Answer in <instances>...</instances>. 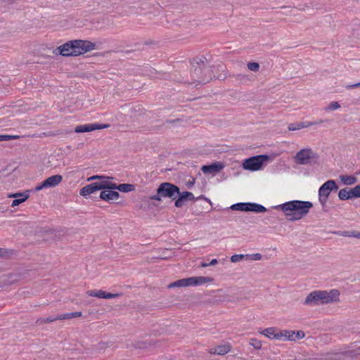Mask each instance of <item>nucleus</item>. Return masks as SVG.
<instances>
[{
	"label": "nucleus",
	"instance_id": "f257e3e1",
	"mask_svg": "<svg viewBox=\"0 0 360 360\" xmlns=\"http://www.w3.org/2000/svg\"><path fill=\"white\" fill-rule=\"evenodd\" d=\"M313 204L309 201L291 200L274 207L276 210H281L284 212L289 221H297L305 217Z\"/></svg>",
	"mask_w": 360,
	"mask_h": 360
},
{
	"label": "nucleus",
	"instance_id": "f03ea898",
	"mask_svg": "<svg viewBox=\"0 0 360 360\" xmlns=\"http://www.w3.org/2000/svg\"><path fill=\"white\" fill-rule=\"evenodd\" d=\"M95 44L85 40L69 41L53 51L63 56H78L95 49Z\"/></svg>",
	"mask_w": 360,
	"mask_h": 360
},
{
	"label": "nucleus",
	"instance_id": "7ed1b4c3",
	"mask_svg": "<svg viewBox=\"0 0 360 360\" xmlns=\"http://www.w3.org/2000/svg\"><path fill=\"white\" fill-rule=\"evenodd\" d=\"M340 292L333 289L330 291L314 290L305 298L303 304L307 306H318L335 302L339 300Z\"/></svg>",
	"mask_w": 360,
	"mask_h": 360
},
{
	"label": "nucleus",
	"instance_id": "20e7f679",
	"mask_svg": "<svg viewBox=\"0 0 360 360\" xmlns=\"http://www.w3.org/2000/svg\"><path fill=\"white\" fill-rule=\"evenodd\" d=\"M192 82L191 84H205L208 83L213 77V72L210 66H201L200 63H193L191 71Z\"/></svg>",
	"mask_w": 360,
	"mask_h": 360
},
{
	"label": "nucleus",
	"instance_id": "39448f33",
	"mask_svg": "<svg viewBox=\"0 0 360 360\" xmlns=\"http://www.w3.org/2000/svg\"><path fill=\"white\" fill-rule=\"evenodd\" d=\"M179 194L180 189L177 186L169 182H163L158 186L156 194L151 195L150 199L161 201L162 198H168L174 200H176Z\"/></svg>",
	"mask_w": 360,
	"mask_h": 360
},
{
	"label": "nucleus",
	"instance_id": "423d86ee",
	"mask_svg": "<svg viewBox=\"0 0 360 360\" xmlns=\"http://www.w3.org/2000/svg\"><path fill=\"white\" fill-rule=\"evenodd\" d=\"M338 186L334 180H328L326 181L319 190V200L321 205L324 207L328 201L330 193L332 191H336Z\"/></svg>",
	"mask_w": 360,
	"mask_h": 360
},
{
	"label": "nucleus",
	"instance_id": "0eeeda50",
	"mask_svg": "<svg viewBox=\"0 0 360 360\" xmlns=\"http://www.w3.org/2000/svg\"><path fill=\"white\" fill-rule=\"evenodd\" d=\"M269 160L267 155H259L245 159L243 163V169L257 171L262 168L264 162Z\"/></svg>",
	"mask_w": 360,
	"mask_h": 360
},
{
	"label": "nucleus",
	"instance_id": "6e6552de",
	"mask_svg": "<svg viewBox=\"0 0 360 360\" xmlns=\"http://www.w3.org/2000/svg\"><path fill=\"white\" fill-rule=\"evenodd\" d=\"M318 155L310 148H304L298 151L295 156V160L297 164L307 165L310 163L311 160L316 159Z\"/></svg>",
	"mask_w": 360,
	"mask_h": 360
},
{
	"label": "nucleus",
	"instance_id": "1a4fd4ad",
	"mask_svg": "<svg viewBox=\"0 0 360 360\" xmlns=\"http://www.w3.org/2000/svg\"><path fill=\"white\" fill-rule=\"evenodd\" d=\"M108 127V124L98 123L86 124L77 126L75 129V131L76 133L90 132L94 130L105 129Z\"/></svg>",
	"mask_w": 360,
	"mask_h": 360
},
{
	"label": "nucleus",
	"instance_id": "9d476101",
	"mask_svg": "<svg viewBox=\"0 0 360 360\" xmlns=\"http://www.w3.org/2000/svg\"><path fill=\"white\" fill-rule=\"evenodd\" d=\"M195 198L194 195L189 191H184L179 194L175 200L174 205L176 207H181L184 202L186 201H193L195 200Z\"/></svg>",
	"mask_w": 360,
	"mask_h": 360
},
{
	"label": "nucleus",
	"instance_id": "9b49d317",
	"mask_svg": "<svg viewBox=\"0 0 360 360\" xmlns=\"http://www.w3.org/2000/svg\"><path fill=\"white\" fill-rule=\"evenodd\" d=\"M120 193L113 190H105L100 193V198L103 200L111 202L114 200H118Z\"/></svg>",
	"mask_w": 360,
	"mask_h": 360
},
{
	"label": "nucleus",
	"instance_id": "f8f14e48",
	"mask_svg": "<svg viewBox=\"0 0 360 360\" xmlns=\"http://www.w3.org/2000/svg\"><path fill=\"white\" fill-rule=\"evenodd\" d=\"M29 196L30 195L28 193V191L24 193H11L8 195V198H15L11 203L12 207H15L22 203L29 198Z\"/></svg>",
	"mask_w": 360,
	"mask_h": 360
},
{
	"label": "nucleus",
	"instance_id": "ddd939ff",
	"mask_svg": "<svg viewBox=\"0 0 360 360\" xmlns=\"http://www.w3.org/2000/svg\"><path fill=\"white\" fill-rule=\"evenodd\" d=\"M358 355H360V347H358L356 349L354 350H347L345 352H339L334 354V356L331 357L333 359H342L346 357H351L353 358L354 356H356Z\"/></svg>",
	"mask_w": 360,
	"mask_h": 360
},
{
	"label": "nucleus",
	"instance_id": "4468645a",
	"mask_svg": "<svg viewBox=\"0 0 360 360\" xmlns=\"http://www.w3.org/2000/svg\"><path fill=\"white\" fill-rule=\"evenodd\" d=\"M224 168V165L219 162L212 163L208 165H203L201 170L205 174L217 173Z\"/></svg>",
	"mask_w": 360,
	"mask_h": 360
},
{
	"label": "nucleus",
	"instance_id": "2eb2a0df",
	"mask_svg": "<svg viewBox=\"0 0 360 360\" xmlns=\"http://www.w3.org/2000/svg\"><path fill=\"white\" fill-rule=\"evenodd\" d=\"M100 191L99 186L96 182L88 184L84 186L79 191V194L83 197H86L87 195L94 193L95 192Z\"/></svg>",
	"mask_w": 360,
	"mask_h": 360
},
{
	"label": "nucleus",
	"instance_id": "dca6fc26",
	"mask_svg": "<svg viewBox=\"0 0 360 360\" xmlns=\"http://www.w3.org/2000/svg\"><path fill=\"white\" fill-rule=\"evenodd\" d=\"M231 349V346L229 343L216 346L214 348L210 349L209 352L211 354L224 355L229 353Z\"/></svg>",
	"mask_w": 360,
	"mask_h": 360
},
{
	"label": "nucleus",
	"instance_id": "f3484780",
	"mask_svg": "<svg viewBox=\"0 0 360 360\" xmlns=\"http://www.w3.org/2000/svg\"><path fill=\"white\" fill-rule=\"evenodd\" d=\"M63 181V176L60 174L53 175L44 181V185L47 188H52L58 186Z\"/></svg>",
	"mask_w": 360,
	"mask_h": 360
},
{
	"label": "nucleus",
	"instance_id": "a211bd4d",
	"mask_svg": "<svg viewBox=\"0 0 360 360\" xmlns=\"http://www.w3.org/2000/svg\"><path fill=\"white\" fill-rule=\"evenodd\" d=\"M111 179H101L100 181L96 182L98 186H99L100 190H114V187H115V184L111 182L110 180Z\"/></svg>",
	"mask_w": 360,
	"mask_h": 360
},
{
	"label": "nucleus",
	"instance_id": "6ab92c4d",
	"mask_svg": "<svg viewBox=\"0 0 360 360\" xmlns=\"http://www.w3.org/2000/svg\"><path fill=\"white\" fill-rule=\"evenodd\" d=\"M190 279L191 285H202L206 283H210L213 281L212 278L205 276L190 277Z\"/></svg>",
	"mask_w": 360,
	"mask_h": 360
},
{
	"label": "nucleus",
	"instance_id": "aec40b11",
	"mask_svg": "<svg viewBox=\"0 0 360 360\" xmlns=\"http://www.w3.org/2000/svg\"><path fill=\"white\" fill-rule=\"evenodd\" d=\"M267 210L262 205L255 202H248V212H253L256 213H262Z\"/></svg>",
	"mask_w": 360,
	"mask_h": 360
},
{
	"label": "nucleus",
	"instance_id": "412c9836",
	"mask_svg": "<svg viewBox=\"0 0 360 360\" xmlns=\"http://www.w3.org/2000/svg\"><path fill=\"white\" fill-rule=\"evenodd\" d=\"M295 331L293 330H280L276 333V340H280L285 338V340H294Z\"/></svg>",
	"mask_w": 360,
	"mask_h": 360
},
{
	"label": "nucleus",
	"instance_id": "4be33fe9",
	"mask_svg": "<svg viewBox=\"0 0 360 360\" xmlns=\"http://www.w3.org/2000/svg\"><path fill=\"white\" fill-rule=\"evenodd\" d=\"M191 285V279L190 278H182L178 281H176L168 285L169 288H172L175 287H186Z\"/></svg>",
	"mask_w": 360,
	"mask_h": 360
},
{
	"label": "nucleus",
	"instance_id": "5701e85b",
	"mask_svg": "<svg viewBox=\"0 0 360 360\" xmlns=\"http://www.w3.org/2000/svg\"><path fill=\"white\" fill-rule=\"evenodd\" d=\"M311 126V124L310 122H300L297 123H291L288 125V129L290 131H295L297 129L307 128Z\"/></svg>",
	"mask_w": 360,
	"mask_h": 360
},
{
	"label": "nucleus",
	"instance_id": "b1692460",
	"mask_svg": "<svg viewBox=\"0 0 360 360\" xmlns=\"http://www.w3.org/2000/svg\"><path fill=\"white\" fill-rule=\"evenodd\" d=\"M117 189L118 191L124 193L130 192L134 190V186L130 184H121L117 185L115 184V187H114V190Z\"/></svg>",
	"mask_w": 360,
	"mask_h": 360
},
{
	"label": "nucleus",
	"instance_id": "393cba45",
	"mask_svg": "<svg viewBox=\"0 0 360 360\" xmlns=\"http://www.w3.org/2000/svg\"><path fill=\"white\" fill-rule=\"evenodd\" d=\"M278 332L276 331V328L274 327L267 328L262 330L261 333L266 337L270 338V339H276V333Z\"/></svg>",
	"mask_w": 360,
	"mask_h": 360
},
{
	"label": "nucleus",
	"instance_id": "a878e982",
	"mask_svg": "<svg viewBox=\"0 0 360 360\" xmlns=\"http://www.w3.org/2000/svg\"><path fill=\"white\" fill-rule=\"evenodd\" d=\"M340 178L345 185H353L357 181L356 177L354 176L341 175Z\"/></svg>",
	"mask_w": 360,
	"mask_h": 360
},
{
	"label": "nucleus",
	"instance_id": "bb28decb",
	"mask_svg": "<svg viewBox=\"0 0 360 360\" xmlns=\"http://www.w3.org/2000/svg\"><path fill=\"white\" fill-rule=\"evenodd\" d=\"M82 311H75L70 313H65L58 315L59 320L70 319L73 318L79 317L82 316Z\"/></svg>",
	"mask_w": 360,
	"mask_h": 360
},
{
	"label": "nucleus",
	"instance_id": "cd10ccee",
	"mask_svg": "<svg viewBox=\"0 0 360 360\" xmlns=\"http://www.w3.org/2000/svg\"><path fill=\"white\" fill-rule=\"evenodd\" d=\"M230 209L233 210L248 212V202H238L231 206Z\"/></svg>",
	"mask_w": 360,
	"mask_h": 360
},
{
	"label": "nucleus",
	"instance_id": "c85d7f7f",
	"mask_svg": "<svg viewBox=\"0 0 360 360\" xmlns=\"http://www.w3.org/2000/svg\"><path fill=\"white\" fill-rule=\"evenodd\" d=\"M59 320L58 315L57 316H51L47 318H40L37 320V323L38 324H44L47 323H51L55 321Z\"/></svg>",
	"mask_w": 360,
	"mask_h": 360
},
{
	"label": "nucleus",
	"instance_id": "c756f323",
	"mask_svg": "<svg viewBox=\"0 0 360 360\" xmlns=\"http://www.w3.org/2000/svg\"><path fill=\"white\" fill-rule=\"evenodd\" d=\"M105 292V291H103L102 290H99L98 291L89 290L86 292V294L91 297H98V298H103L104 299Z\"/></svg>",
	"mask_w": 360,
	"mask_h": 360
},
{
	"label": "nucleus",
	"instance_id": "7c9ffc66",
	"mask_svg": "<svg viewBox=\"0 0 360 360\" xmlns=\"http://www.w3.org/2000/svg\"><path fill=\"white\" fill-rule=\"evenodd\" d=\"M338 198L341 200L350 199V196L349 195V193L347 192V188H344L339 191Z\"/></svg>",
	"mask_w": 360,
	"mask_h": 360
},
{
	"label": "nucleus",
	"instance_id": "2f4dec72",
	"mask_svg": "<svg viewBox=\"0 0 360 360\" xmlns=\"http://www.w3.org/2000/svg\"><path fill=\"white\" fill-rule=\"evenodd\" d=\"M250 345L256 349H260L262 348V342L255 338H252L250 340Z\"/></svg>",
	"mask_w": 360,
	"mask_h": 360
},
{
	"label": "nucleus",
	"instance_id": "473e14b6",
	"mask_svg": "<svg viewBox=\"0 0 360 360\" xmlns=\"http://www.w3.org/2000/svg\"><path fill=\"white\" fill-rule=\"evenodd\" d=\"M247 66L250 70L253 72H257L259 69V64L257 62H249Z\"/></svg>",
	"mask_w": 360,
	"mask_h": 360
},
{
	"label": "nucleus",
	"instance_id": "72a5a7b5",
	"mask_svg": "<svg viewBox=\"0 0 360 360\" xmlns=\"http://www.w3.org/2000/svg\"><path fill=\"white\" fill-rule=\"evenodd\" d=\"M19 138V136H13V135H0V141H6L13 139H17Z\"/></svg>",
	"mask_w": 360,
	"mask_h": 360
},
{
	"label": "nucleus",
	"instance_id": "f704fd0d",
	"mask_svg": "<svg viewBox=\"0 0 360 360\" xmlns=\"http://www.w3.org/2000/svg\"><path fill=\"white\" fill-rule=\"evenodd\" d=\"M340 108V104L337 101L331 102L326 108V110H335Z\"/></svg>",
	"mask_w": 360,
	"mask_h": 360
},
{
	"label": "nucleus",
	"instance_id": "c9c22d12",
	"mask_svg": "<svg viewBox=\"0 0 360 360\" xmlns=\"http://www.w3.org/2000/svg\"><path fill=\"white\" fill-rule=\"evenodd\" d=\"M244 257H246V255H234L231 256V262H238L242 260Z\"/></svg>",
	"mask_w": 360,
	"mask_h": 360
},
{
	"label": "nucleus",
	"instance_id": "e433bc0d",
	"mask_svg": "<svg viewBox=\"0 0 360 360\" xmlns=\"http://www.w3.org/2000/svg\"><path fill=\"white\" fill-rule=\"evenodd\" d=\"M305 336V333L302 330H298L297 332L295 331L294 340L292 341H295L296 340H300L304 338Z\"/></svg>",
	"mask_w": 360,
	"mask_h": 360
},
{
	"label": "nucleus",
	"instance_id": "4c0bfd02",
	"mask_svg": "<svg viewBox=\"0 0 360 360\" xmlns=\"http://www.w3.org/2000/svg\"><path fill=\"white\" fill-rule=\"evenodd\" d=\"M122 295L121 293H110V292H105L104 299H112L119 297Z\"/></svg>",
	"mask_w": 360,
	"mask_h": 360
},
{
	"label": "nucleus",
	"instance_id": "58836bf2",
	"mask_svg": "<svg viewBox=\"0 0 360 360\" xmlns=\"http://www.w3.org/2000/svg\"><path fill=\"white\" fill-rule=\"evenodd\" d=\"M101 179H114L112 176H102V175H94L88 179V181H92V180H101Z\"/></svg>",
	"mask_w": 360,
	"mask_h": 360
},
{
	"label": "nucleus",
	"instance_id": "ea45409f",
	"mask_svg": "<svg viewBox=\"0 0 360 360\" xmlns=\"http://www.w3.org/2000/svg\"><path fill=\"white\" fill-rule=\"evenodd\" d=\"M246 257L250 258L252 260L259 261L262 259V255H260L259 253L246 255Z\"/></svg>",
	"mask_w": 360,
	"mask_h": 360
},
{
	"label": "nucleus",
	"instance_id": "a19ab883",
	"mask_svg": "<svg viewBox=\"0 0 360 360\" xmlns=\"http://www.w3.org/2000/svg\"><path fill=\"white\" fill-rule=\"evenodd\" d=\"M198 62L200 63L201 66H208L206 63L207 62V60L205 57L202 56L197 59L195 63H197Z\"/></svg>",
	"mask_w": 360,
	"mask_h": 360
},
{
	"label": "nucleus",
	"instance_id": "79ce46f5",
	"mask_svg": "<svg viewBox=\"0 0 360 360\" xmlns=\"http://www.w3.org/2000/svg\"><path fill=\"white\" fill-rule=\"evenodd\" d=\"M352 231H338V232H335V233H337L340 236H346V237H352Z\"/></svg>",
	"mask_w": 360,
	"mask_h": 360
},
{
	"label": "nucleus",
	"instance_id": "37998d69",
	"mask_svg": "<svg viewBox=\"0 0 360 360\" xmlns=\"http://www.w3.org/2000/svg\"><path fill=\"white\" fill-rule=\"evenodd\" d=\"M352 188L354 193V198H360V185H357Z\"/></svg>",
	"mask_w": 360,
	"mask_h": 360
},
{
	"label": "nucleus",
	"instance_id": "c03bdc74",
	"mask_svg": "<svg viewBox=\"0 0 360 360\" xmlns=\"http://www.w3.org/2000/svg\"><path fill=\"white\" fill-rule=\"evenodd\" d=\"M183 122L184 121L181 119L167 120L165 121L166 123L172 124H177V123H181Z\"/></svg>",
	"mask_w": 360,
	"mask_h": 360
},
{
	"label": "nucleus",
	"instance_id": "a18cd8bd",
	"mask_svg": "<svg viewBox=\"0 0 360 360\" xmlns=\"http://www.w3.org/2000/svg\"><path fill=\"white\" fill-rule=\"evenodd\" d=\"M166 251H167V250H166L165 251H164V252H162V255H160V256L157 257L156 258H157V259H163V260H165V259H167L170 258V257H171V256H170V255H167L165 254V252H166Z\"/></svg>",
	"mask_w": 360,
	"mask_h": 360
},
{
	"label": "nucleus",
	"instance_id": "49530a36",
	"mask_svg": "<svg viewBox=\"0 0 360 360\" xmlns=\"http://www.w3.org/2000/svg\"><path fill=\"white\" fill-rule=\"evenodd\" d=\"M360 87V82L346 86V89H350L354 88Z\"/></svg>",
	"mask_w": 360,
	"mask_h": 360
},
{
	"label": "nucleus",
	"instance_id": "de8ad7c7",
	"mask_svg": "<svg viewBox=\"0 0 360 360\" xmlns=\"http://www.w3.org/2000/svg\"><path fill=\"white\" fill-rule=\"evenodd\" d=\"M45 188H47V186L44 185V181H42L40 184H39L37 186H36L35 190L41 191Z\"/></svg>",
	"mask_w": 360,
	"mask_h": 360
},
{
	"label": "nucleus",
	"instance_id": "09e8293b",
	"mask_svg": "<svg viewBox=\"0 0 360 360\" xmlns=\"http://www.w3.org/2000/svg\"><path fill=\"white\" fill-rule=\"evenodd\" d=\"M8 255V250L6 249L0 248V257H6Z\"/></svg>",
	"mask_w": 360,
	"mask_h": 360
},
{
	"label": "nucleus",
	"instance_id": "8fccbe9b",
	"mask_svg": "<svg viewBox=\"0 0 360 360\" xmlns=\"http://www.w3.org/2000/svg\"><path fill=\"white\" fill-rule=\"evenodd\" d=\"M353 238H360V232L357 231H352V235Z\"/></svg>",
	"mask_w": 360,
	"mask_h": 360
},
{
	"label": "nucleus",
	"instance_id": "3c124183",
	"mask_svg": "<svg viewBox=\"0 0 360 360\" xmlns=\"http://www.w3.org/2000/svg\"><path fill=\"white\" fill-rule=\"evenodd\" d=\"M347 192L349 193V195L350 196V198H354V193L353 188H347Z\"/></svg>",
	"mask_w": 360,
	"mask_h": 360
},
{
	"label": "nucleus",
	"instance_id": "603ef678",
	"mask_svg": "<svg viewBox=\"0 0 360 360\" xmlns=\"http://www.w3.org/2000/svg\"><path fill=\"white\" fill-rule=\"evenodd\" d=\"M323 122H324V120H319L315 121V122H311V126H312V125H315V124H322V123H323Z\"/></svg>",
	"mask_w": 360,
	"mask_h": 360
},
{
	"label": "nucleus",
	"instance_id": "864d4df0",
	"mask_svg": "<svg viewBox=\"0 0 360 360\" xmlns=\"http://www.w3.org/2000/svg\"><path fill=\"white\" fill-rule=\"evenodd\" d=\"M218 263V261L217 259H213L211 260V262L209 263V266H214Z\"/></svg>",
	"mask_w": 360,
	"mask_h": 360
},
{
	"label": "nucleus",
	"instance_id": "5fc2aeb1",
	"mask_svg": "<svg viewBox=\"0 0 360 360\" xmlns=\"http://www.w3.org/2000/svg\"><path fill=\"white\" fill-rule=\"evenodd\" d=\"M197 199H204V200H208V199L202 195L199 196L198 198H195V200H197Z\"/></svg>",
	"mask_w": 360,
	"mask_h": 360
},
{
	"label": "nucleus",
	"instance_id": "6e6d98bb",
	"mask_svg": "<svg viewBox=\"0 0 360 360\" xmlns=\"http://www.w3.org/2000/svg\"><path fill=\"white\" fill-rule=\"evenodd\" d=\"M201 266H202V267H207V266H209V263L202 262V263H201Z\"/></svg>",
	"mask_w": 360,
	"mask_h": 360
},
{
	"label": "nucleus",
	"instance_id": "4d7b16f0",
	"mask_svg": "<svg viewBox=\"0 0 360 360\" xmlns=\"http://www.w3.org/2000/svg\"><path fill=\"white\" fill-rule=\"evenodd\" d=\"M195 182V179H193V181L192 182H189L188 185L191 186V185H193Z\"/></svg>",
	"mask_w": 360,
	"mask_h": 360
}]
</instances>
